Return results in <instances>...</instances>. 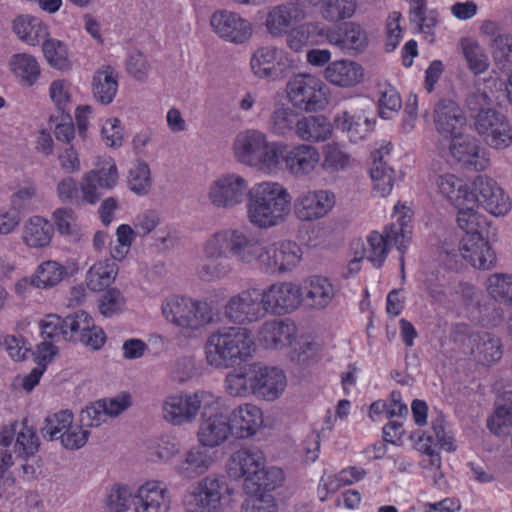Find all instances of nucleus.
<instances>
[{
    "label": "nucleus",
    "mask_w": 512,
    "mask_h": 512,
    "mask_svg": "<svg viewBox=\"0 0 512 512\" xmlns=\"http://www.w3.org/2000/svg\"><path fill=\"white\" fill-rule=\"evenodd\" d=\"M297 334V327L290 319L265 321L260 327V342L269 349H279L291 345Z\"/></svg>",
    "instance_id": "28"
},
{
    "label": "nucleus",
    "mask_w": 512,
    "mask_h": 512,
    "mask_svg": "<svg viewBox=\"0 0 512 512\" xmlns=\"http://www.w3.org/2000/svg\"><path fill=\"white\" fill-rule=\"evenodd\" d=\"M457 224L465 232L460 242L462 257L474 268L489 270L496 264V253L484 237L488 221L473 207H457Z\"/></svg>",
    "instance_id": "4"
},
{
    "label": "nucleus",
    "mask_w": 512,
    "mask_h": 512,
    "mask_svg": "<svg viewBox=\"0 0 512 512\" xmlns=\"http://www.w3.org/2000/svg\"><path fill=\"white\" fill-rule=\"evenodd\" d=\"M200 412L204 421L197 433L198 440L205 447H216L232 434L227 417L221 412L220 400L208 392L194 393V417Z\"/></svg>",
    "instance_id": "7"
},
{
    "label": "nucleus",
    "mask_w": 512,
    "mask_h": 512,
    "mask_svg": "<svg viewBox=\"0 0 512 512\" xmlns=\"http://www.w3.org/2000/svg\"><path fill=\"white\" fill-rule=\"evenodd\" d=\"M135 512H169L171 495L161 481H147L134 495Z\"/></svg>",
    "instance_id": "22"
},
{
    "label": "nucleus",
    "mask_w": 512,
    "mask_h": 512,
    "mask_svg": "<svg viewBox=\"0 0 512 512\" xmlns=\"http://www.w3.org/2000/svg\"><path fill=\"white\" fill-rule=\"evenodd\" d=\"M45 59L55 69L67 70L70 67L67 46L57 39H45L42 44Z\"/></svg>",
    "instance_id": "51"
},
{
    "label": "nucleus",
    "mask_w": 512,
    "mask_h": 512,
    "mask_svg": "<svg viewBox=\"0 0 512 512\" xmlns=\"http://www.w3.org/2000/svg\"><path fill=\"white\" fill-rule=\"evenodd\" d=\"M332 133L329 120L322 115L303 116L296 122V135L303 141L320 142Z\"/></svg>",
    "instance_id": "41"
},
{
    "label": "nucleus",
    "mask_w": 512,
    "mask_h": 512,
    "mask_svg": "<svg viewBox=\"0 0 512 512\" xmlns=\"http://www.w3.org/2000/svg\"><path fill=\"white\" fill-rule=\"evenodd\" d=\"M462 50L468 64V68L472 73L480 75L488 69V56L477 42L473 40L463 41Z\"/></svg>",
    "instance_id": "52"
},
{
    "label": "nucleus",
    "mask_w": 512,
    "mask_h": 512,
    "mask_svg": "<svg viewBox=\"0 0 512 512\" xmlns=\"http://www.w3.org/2000/svg\"><path fill=\"white\" fill-rule=\"evenodd\" d=\"M250 66L256 77L275 81L287 76L292 60L284 50L264 46L253 53Z\"/></svg>",
    "instance_id": "13"
},
{
    "label": "nucleus",
    "mask_w": 512,
    "mask_h": 512,
    "mask_svg": "<svg viewBox=\"0 0 512 512\" xmlns=\"http://www.w3.org/2000/svg\"><path fill=\"white\" fill-rule=\"evenodd\" d=\"M276 146L277 142H269L263 132L246 130L236 136L233 150L239 162L271 174L276 164Z\"/></svg>",
    "instance_id": "9"
},
{
    "label": "nucleus",
    "mask_w": 512,
    "mask_h": 512,
    "mask_svg": "<svg viewBox=\"0 0 512 512\" xmlns=\"http://www.w3.org/2000/svg\"><path fill=\"white\" fill-rule=\"evenodd\" d=\"M67 274L66 268L57 261L47 260L39 264L32 274V283L38 289L57 286Z\"/></svg>",
    "instance_id": "45"
},
{
    "label": "nucleus",
    "mask_w": 512,
    "mask_h": 512,
    "mask_svg": "<svg viewBox=\"0 0 512 512\" xmlns=\"http://www.w3.org/2000/svg\"><path fill=\"white\" fill-rule=\"evenodd\" d=\"M74 420L73 413L69 410H61L48 415L41 427L42 436L49 441H56L62 428L72 424Z\"/></svg>",
    "instance_id": "53"
},
{
    "label": "nucleus",
    "mask_w": 512,
    "mask_h": 512,
    "mask_svg": "<svg viewBox=\"0 0 512 512\" xmlns=\"http://www.w3.org/2000/svg\"><path fill=\"white\" fill-rule=\"evenodd\" d=\"M326 86L321 79L310 74H298L289 80L287 95L291 103L305 111L322 110L327 103Z\"/></svg>",
    "instance_id": "11"
},
{
    "label": "nucleus",
    "mask_w": 512,
    "mask_h": 512,
    "mask_svg": "<svg viewBox=\"0 0 512 512\" xmlns=\"http://www.w3.org/2000/svg\"><path fill=\"white\" fill-rule=\"evenodd\" d=\"M356 0H327L322 15L330 22L351 18L356 11Z\"/></svg>",
    "instance_id": "54"
},
{
    "label": "nucleus",
    "mask_w": 512,
    "mask_h": 512,
    "mask_svg": "<svg viewBox=\"0 0 512 512\" xmlns=\"http://www.w3.org/2000/svg\"><path fill=\"white\" fill-rule=\"evenodd\" d=\"M285 476L281 468L269 467L260 469L257 478L251 482V487L246 489L247 493H268L280 487Z\"/></svg>",
    "instance_id": "49"
},
{
    "label": "nucleus",
    "mask_w": 512,
    "mask_h": 512,
    "mask_svg": "<svg viewBox=\"0 0 512 512\" xmlns=\"http://www.w3.org/2000/svg\"><path fill=\"white\" fill-rule=\"evenodd\" d=\"M475 342L471 353L479 364L490 366L498 362L503 355L501 340L488 332L470 335Z\"/></svg>",
    "instance_id": "37"
},
{
    "label": "nucleus",
    "mask_w": 512,
    "mask_h": 512,
    "mask_svg": "<svg viewBox=\"0 0 512 512\" xmlns=\"http://www.w3.org/2000/svg\"><path fill=\"white\" fill-rule=\"evenodd\" d=\"M118 90V75L111 66L99 68L92 81V92L94 98L101 104H110Z\"/></svg>",
    "instance_id": "40"
},
{
    "label": "nucleus",
    "mask_w": 512,
    "mask_h": 512,
    "mask_svg": "<svg viewBox=\"0 0 512 512\" xmlns=\"http://www.w3.org/2000/svg\"><path fill=\"white\" fill-rule=\"evenodd\" d=\"M431 431L429 434L425 431L414 432L410 435V439L414 443V448L421 454L428 457V460L421 461V467L426 470H439L442 459L437 447L440 449L453 452L457 446L455 444L454 435L448 427V422L443 413H438L431 419Z\"/></svg>",
    "instance_id": "8"
},
{
    "label": "nucleus",
    "mask_w": 512,
    "mask_h": 512,
    "mask_svg": "<svg viewBox=\"0 0 512 512\" xmlns=\"http://www.w3.org/2000/svg\"><path fill=\"white\" fill-rule=\"evenodd\" d=\"M351 155L338 143H328L323 147V170L337 173L346 170L351 165Z\"/></svg>",
    "instance_id": "48"
},
{
    "label": "nucleus",
    "mask_w": 512,
    "mask_h": 512,
    "mask_svg": "<svg viewBox=\"0 0 512 512\" xmlns=\"http://www.w3.org/2000/svg\"><path fill=\"white\" fill-rule=\"evenodd\" d=\"M255 352L251 332L242 327H227L212 333L206 344V358L216 368L234 367L247 362Z\"/></svg>",
    "instance_id": "5"
},
{
    "label": "nucleus",
    "mask_w": 512,
    "mask_h": 512,
    "mask_svg": "<svg viewBox=\"0 0 512 512\" xmlns=\"http://www.w3.org/2000/svg\"><path fill=\"white\" fill-rule=\"evenodd\" d=\"M215 33L226 41L242 44L252 36V25L238 13L227 10L215 12L210 20Z\"/></svg>",
    "instance_id": "21"
},
{
    "label": "nucleus",
    "mask_w": 512,
    "mask_h": 512,
    "mask_svg": "<svg viewBox=\"0 0 512 512\" xmlns=\"http://www.w3.org/2000/svg\"><path fill=\"white\" fill-rule=\"evenodd\" d=\"M287 386L286 375L277 367L253 362L229 372L225 378V390L232 397L254 396L264 401L278 399Z\"/></svg>",
    "instance_id": "2"
},
{
    "label": "nucleus",
    "mask_w": 512,
    "mask_h": 512,
    "mask_svg": "<svg viewBox=\"0 0 512 512\" xmlns=\"http://www.w3.org/2000/svg\"><path fill=\"white\" fill-rule=\"evenodd\" d=\"M450 154L465 169L484 171L490 164L489 154L478 140L469 135L450 137Z\"/></svg>",
    "instance_id": "19"
},
{
    "label": "nucleus",
    "mask_w": 512,
    "mask_h": 512,
    "mask_svg": "<svg viewBox=\"0 0 512 512\" xmlns=\"http://www.w3.org/2000/svg\"><path fill=\"white\" fill-rule=\"evenodd\" d=\"M299 119L292 109L278 108L271 115V128L275 134L286 136L294 127L296 128V122Z\"/></svg>",
    "instance_id": "56"
},
{
    "label": "nucleus",
    "mask_w": 512,
    "mask_h": 512,
    "mask_svg": "<svg viewBox=\"0 0 512 512\" xmlns=\"http://www.w3.org/2000/svg\"><path fill=\"white\" fill-rule=\"evenodd\" d=\"M327 43L349 54L361 53L368 45V35L360 24L346 22L337 28L328 27Z\"/></svg>",
    "instance_id": "25"
},
{
    "label": "nucleus",
    "mask_w": 512,
    "mask_h": 512,
    "mask_svg": "<svg viewBox=\"0 0 512 512\" xmlns=\"http://www.w3.org/2000/svg\"><path fill=\"white\" fill-rule=\"evenodd\" d=\"M439 193L455 207L469 205L473 202V189L468 183L454 174L440 175L437 179Z\"/></svg>",
    "instance_id": "35"
},
{
    "label": "nucleus",
    "mask_w": 512,
    "mask_h": 512,
    "mask_svg": "<svg viewBox=\"0 0 512 512\" xmlns=\"http://www.w3.org/2000/svg\"><path fill=\"white\" fill-rule=\"evenodd\" d=\"M436 130L445 138L459 136L466 125V117L460 106L453 100L442 99L434 109Z\"/></svg>",
    "instance_id": "26"
},
{
    "label": "nucleus",
    "mask_w": 512,
    "mask_h": 512,
    "mask_svg": "<svg viewBox=\"0 0 512 512\" xmlns=\"http://www.w3.org/2000/svg\"><path fill=\"white\" fill-rule=\"evenodd\" d=\"M291 196L278 182L264 181L248 192V221L256 228L269 229L283 223L290 212Z\"/></svg>",
    "instance_id": "3"
},
{
    "label": "nucleus",
    "mask_w": 512,
    "mask_h": 512,
    "mask_svg": "<svg viewBox=\"0 0 512 512\" xmlns=\"http://www.w3.org/2000/svg\"><path fill=\"white\" fill-rule=\"evenodd\" d=\"M126 300L122 292L116 288L108 289L99 302V311L105 317H112L125 310Z\"/></svg>",
    "instance_id": "58"
},
{
    "label": "nucleus",
    "mask_w": 512,
    "mask_h": 512,
    "mask_svg": "<svg viewBox=\"0 0 512 512\" xmlns=\"http://www.w3.org/2000/svg\"><path fill=\"white\" fill-rule=\"evenodd\" d=\"M226 318L236 324L256 322L264 317L260 293L256 289L243 290L232 296L224 307Z\"/></svg>",
    "instance_id": "18"
},
{
    "label": "nucleus",
    "mask_w": 512,
    "mask_h": 512,
    "mask_svg": "<svg viewBox=\"0 0 512 512\" xmlns=\"http://www.w3.org/2000/svg\"><path fill=\"white\" fill-rule=\"evenodd\" d=\"M71 89V84L64 79L54 80L50 85V97L62 112H67L70 109Z\"/></svg>",
    "instance_id": "62"
},
{
    "label": "nucleus",
    "mask_w": 512,
    "mask_h": 512,
    "mask_svg": "<svg viewBox=\"0 0 512 512\" xmlns=\"http://www.w3.org/2000/svg\"><path fill=\"white\" fill-rule=\"evenodd\" d=\"M9 65L14 75L27 86L34 85L41 73L37 59L27 53L13 55Z\"/></svg>",
    "instance_id": "46"
},
{
    "label": "nucleus",
    "mask_w": 512,
    "mask_h": 512,
    "mask_svg": "<svg viewBox=\"0 0 512 512\" xmlns=\"http://www.w3.org/2000/svg\"><path fill=\"white\" fill-rule=\"evenodd\" d=\"M52 218L61 235L70 236L74 239L78 238V224L72 209L58 208L53 212Z\"/></svg>",
    "instance_id": "59"
},
{
    "label": "nucleus",
    "mask_w": 512,
    "mask_h": 512,
    "mask_svg": "<svg viewBox=\"0 0 512 512\" xmlns=\"http://www.w3.org/2000/svg\"><path fill=\"white\" fill-rule=\"evenodd\" d=\"M13 30L19 39L32 46L44 41L49 34L47 25L30 15L19 16L14 21Z\"/></svg>",
    "instance_id": "42"
},
{
    "label": "nucleus",
    "mask_w": 512,
    "mask_h": 512,
    "mask_svg": "<svg viewBox=\"0 0 512 512\" xmlns=\"http://www.w3.org/2000/svg\"><path fill=\"white\" fill-rule=\"evenodd\" d=\"M163 419L174 426L190 422L192 418V396L189 393L168 395L162 403Z\"/></svg>",
    "instance_id": "36"
},
{
    "label": "nucleus",
    "mask_w": 512,
    "mask_h": 512,
    "mask_svg": "<svg viewBox=\"0 0 512 512\" xmlns=\"http://www.w3.org/2000/svg\"><path fill=\"white\" fill-rule=\"evenodd\" d=\"M265 465L264 453L256 447H244L235 451L227 464V471L234 479H244L245 489L257 478L258 472Z\"/></svg>",
    "instance_id": "20"
},
{
    "label": "nucleus",
    "mask_w": 512,
    "mask_h": 512,
    "mask_svg": "<svg viewBox=\"0 0 512 512\" xmlns=\"http://www.w3.org/2000/svg\"><path fill=\"white\" fill-rule=\"evenodd\" d=\"M66 329L65 341L80 342L93 350L100 349L106 341L104 331L84 311L66 316Z\"/></svg>",
    "instance_id": "17"
},
{
    "label": "nucleus",
    "mask_w": 512,
    "mask_h": 512,
    "mask_svg": "<svg viewBox=\"0 0 512 512\" xmlns=\"http://www.w3.org/2000/svg\"><path fill=\"white\" fill-rule=\"evenodd\" d=\"M302 301L312 309H324L333 300L335 289L331 281L324 276L313 275L303 281Z\"/></svg>",
    "instance_id": "32"
},
{
    "label": "nucleus",
    "mask_w": 512,
    "mask_h": 512,
    "mask_svg": "<svg viewBox=\"0 0 512 512\" xmlns=\"http://www.w3.org/2000/svg\"><path fill=\"white\" fill-rule=\"evenodd\" d=\"M375 122L365 110L341 111L334 118L336 129L345 132L350 141L355 143L365 139L372 132Z\"/></svg>",
    "instance_id": "29"
},
{
    "label": "nucleus",
    "mask_w": 512,
    "mask_h": 512,
    "mask_svg": "<svg viewBox=\"0 0 512 512\" xmlns=\"http://www.w3.org/2000/svg\"><path fill=\"white\" fill-rule=\"evenodd\" d=\"M227 421L232 435L238 439H246L254 436L263 426L264 415L257 405L244 403L233 409Z\"/></svg>",
    "instance_id": "23"
},
{
    "label": "nucleus",
    "mask_w": 512,
    "mask_h": 512,
    "mask_svg": "<svg viewBox=\"0 0 512 512\" xmlns=\"http://www.w3.org/2000/svg\"><path fill=\"white\" fill-rule=\"evenodd\" d=\"M264 315H285L296 310L302 302V289L292 282L271 284L260 294Z\"/></svg>",
    "instance_id": "12"
},
{
    "label": "nucleus",
    "mask_w": 512,
    "mask_h": 512,
    "mask_svg": "<svg viewBox=\"0 0 512 512\" xmlns=\"http://www.w3.org/2000/svg\"><path fill=\"white\" fill-rule=\"evenodd\" d=\"M132 496L127 486L114 488L107 498V512H126L130 507Z\"/></svg>",
    "instance_id": "63"
},
{
    "label": "nucleus",
    "mask_w": 512,
    "mask_h": 512,
    "mask_svg": "<svg viewBox=\"0 0 512 512\" xmlns=\"http://www.w3.org/2000/svg\"><path fill=\"white\" fill-rule=\"evenodd\" d=\"M335 204L336 196L330 190L303 191L294 201V215L301 222H314L326 217Z\"/></svg>",
    "instance_id": "14"
},
{
    "label": "nucleus",
    "mask_w": 512,
    "mask_h": 512,
    "mask_svg": "<svg viewBox=\"0 0 512 512\" xmlns=\"http://www.w3.org/2000/svg\"><path fill=\"white\" fill-rule=\"evenodd\" d=\"M162 313L169 322L179 328L178 343L180 345H187L192 336V300L185 297L172 296L162 304Z\"/></svg>",
    "instance_id": "24"
},
{
    "label": "nucleus",
    "mask_w": 512,
    "mask_h": 512,
    "mask_svg": "<svg viewBox=\"0 0 512 512\" xmlns=\"http://www.w3.org/2000/svg\"><path fill=\"white\" fill-rule=\"evenodd\" d=\"M275 154L276 164L271 169V174L284 167L292 176L301 178L310 175L320 162L318 149L308 144L289 145L277 142Z\"/></svg>",
    "instance_id": "10"
},
{
    "label": "nucleus",
    "mask_w": 512,
    "mask_h": 512,
    "mask_svg": "<svg viewBox=\"0 0 512 512\" xmlns=\"http://www.w3.org/2000/svg\"><path fill=\"white\" fill-rule=\"evenodd\" d=\"M53 234V225L48 220L32 216L23 225L22 240L30 248H44L50 244Z\"/></svg>",
    "instance_id": "38"
},
{
    "label": "nucleus",
    "mask_w": 512,
    "mask_h": 512,
    "mask_svg": "<svg viewBox=\"0 0 512 512\" xmlns=\"http://www.w3.org/2000/svg\"><path fill=\"white\" fill-rule=\"evenodd\" d=\"M328 27L320 22H309L298 25L287 32V45L295 51L301 52L306 47L318 46L327 42Z\"/></svg>",
    "instance_id": "31"
},
{
    "label": "nucleus",
    "mask_w": 512,
    "mask_h": 512,
    "mask_svg": "<svg viewBox=\"0 0 512 512\" xmlns=\"http://www.w3.org/2000/svg\"><path fill=\"white\" fill-rule=\"evenodd\" d=\"M402 105L398 91L392 85H383L379 88L378 108L383 119H389Z\"/></svg>",
    "instance_id": "55"
},
{
    "label": "nucleus",
    "mask_w": 512,
    "mask_h": 512,
    "mask_svg": "<svg viewBox=\"0 0 512 512\" xmlns=\"http://www.w3.org/2000/svg\"><path fill=\"white\" fill-rule=\"evenodd\" d=\"M306 17L302 5L288 3L274 7L267 15L266 27L270 34L280 36L286 33L293 21H299Z\"/></svg>",
    "instance_id": "34"
},
{
    "label": "nucleus",
    "mask_w": 512,
    "mask_h": 512,
    "mask_svg": "<svg viewBox=\"0 0 512 512\" xmlns=\"http://www.w3.org/2000/svg\"><path fill=\"white\" fill-rule=\"evenodd\" d=\"M128 185L137 195H145L151 187L150 169L146 163H137L129 172Z\"/></svg>",
    "instance_id": "57"
},
{
    "label": "nucleus",
    "mask_w": 512,
    "mask_h": 512,
    "mask_svg": "<svg viewBox=\"0 0 512 512\" xmlns=\"http://www.w3.org/2000/svg\"><path fill=\"white\" fill-rule=\"evenodd\" d=\"M475 202L496 217L506 215L512 208L509 196L497 182L482 175L477 176L473 182V202L471 204Z\"/></svg>",
    "instance_id": "16"
},
{
    "label": "nucleus",
    "mask_w": 512,
    "mask_h": 512,
    "mask_svg": "<svg viewBox=\"0 0 512 512\" xmlns=\"http://www.w3.org/2000/svg\"><path fill=\"white\" fill-rule=\"evenodd\" d=\"M389 145L383 146L372 153L373 163L370 176L374 191L381 197L390 195L396 179L395 170L384 161V156L390 153Z\"/></svg>",
    "instance_id": "33"
},
{
    "label": "nucleus",
    "mask_w": 512,
    "mask_h": 512,
    "mask_svg": "<svg viewBox=\"0 0 512 512\" xmlns=\"http://www.w3.org/2000/svg\"><path fill=\"white\" fill-rule=\"evenodd\" d=\"M486 289L497 302L512 304V275L494 273L487 278Z\"/></svg>",
    "instance_id": "50"
},
{
    "label": "nucleus",
    "mask_w": 512,
    "mask_h": 512,
    "mask_svg": "<svg viewBox=\"0 0 512 512\" xmlns=\"http://www.w3.org/2000/svg\"><path fill=\"white\" fill-rule=\"evenodd\" d=\"M246 189L247 183L242 177L226 175L211 187L209 197L217 207H233L242 201Z\"/></svg>",
    "instance_id": "27"
},
{
    "label": "nucleus",
    "mask_w": 512,
    "mask_h": 512,
    "mask_svg": "<svg viewBox=\"0 0 512 512\" xmlns=\"http://www.w3.org/2000/svg\"><path fill=\"white\" fill-rule=\"evenodd\" d=\"M475 128L495 149H504L512 143V126L506 116L494 109L481 110L475 118Z\"/></svg>",
    "instance_id": "15"
},
{
    "label": "nucleus",
    "mask_w": 512,
    "mask_h": 512,
    "mask_svg": "<svg viewBox=\"0 0 512 512\" xmlns=\"http://www.w3.org/2000/svg\"><path fill=\"white\" fill-rule=\"evenodd\" d=\"M98 168L91 170L95 172L97 183L100 188L112 189L116 186L118 181V170L112 158L106 157L97 163Z\"/></svg>",
    "instance_id": "61"
},
{
    "label": "nucleus",
    "mask_w": 512,
    "mask_h": 512,
    "mask_svg": "<svg viewBox=\"0 0 512 512\" xmlns=\"http://www.w3.org/2000/svg\"><path fill=\"white\" fill-rule=\"evenodd\" d=\"M248 496L242 504V512H277L274 497L268 493H247Z\"/></svg>",
    "instance_id": "60"
},
{
    "label": "nucleus",
    "mask_w": 512,
    "mask_h": 512,
    "mask_svg": "<svg viewBox=\"0 0 512 512\" xmlns=\"http://www.w3.org/2000/svg\"><path fill=\"white\" fill-rule=\"evenodd\" d=\"M205 253L210 258H235L255 264L269 274L290 272L302 260L301 246L293 240H280L267 245L238 229L216 232L206 242Z\"/></svg>",
    "instance_id": "1"
},
{
    "label": "nucleus",
    "mask_w": 512,
    "mask_h": 512,
    "mask_svg": "<svg viewBox=\"0 0 512 512\" xmlns=\"http://www.w3.org/2000/svg\"><path fill=\"white\" fill-rule=\"evenodd\" d=\"M395 222L385 226L384 233L371 231L367 236L366 246L363 248L364 257L380 268L387 258L391 245L404 254L412 235V212L400 203L394 206Z\"/></svg>",
    "instance_id": "6"
},
{
    "label": "nucleus",
    "mask_w": 512,
    "mask_h": 512,
    "mask_svg": "<svg viewBox=\"0 0 512 512\" xmlns=\"http://www.w3.org/2000/svg\"><path fill=\"white\" fill-rule=\"evenodd\" d=\"M324 76L332 85L350 88L363 82L365 72L363 66L356 61L341 59L330 62Z\"/></svg>",
    "instance_id": "30"
},
{
    "label": "nucleus",
    "mask_w": 512,
    "mask_h": 512,
    "mask_svg": "<svg viewBox=\"0 0 512 512\" xmlns=\"http://www.w3.org/2000/svg\"><path fill=\"white\" fill-rule=\"evenodd\" d=\"M222 484L219 479L206 477L194 491V512H213L220 504Z\"/></svg>",
    "instance_id": "39"
},
{
    "label": "nucleus",
    "mask_w": 512,
    "mask_h": 512,
    "mask_svg": "<svg viewBox=\"0 0 512 512\" xmlns=\"http://www.w3.org/2000/svg\"><path fill=\"white\" fill-rule=\"evenodd\" d=\"M118 266L111 259L99 260L86 273V284L93 291H103L114 282Z\"/></svg>",
    "instance_id": "44"
},
{
    "label": "nucleus",
    "mask_w": 512,
    "mask_h": 512,
    "mask_svg": "<svg viewBox=\"0 0 512 512\" xmlns=\"http://www.w3.org/2000/svg\"><path fill=\"white\" fill-rule=\"evenodd\" d=\"M41 333L44 337L57 340H65L66 317L61 318L58 315H47L40 322Z\"/></svg>",
    "instance_id": "64"
},
{
    "label": "nucleus",
    "mask_w": 512,
    "mask_h": 512,
    "mask_svg": "<svg viewBox=\"0 0 512 512\" xmlns=\"http://www.w3.org/2000/svg\"><path fill=\"white\" fill-rule=\"evenodd\" d=\"M489 430L497 435H504L512 428V391H505L495 402L493 414L487 420Z\"/></svg>",
    "instance_id": "43"
},
{
    "label": "nucleus",
    "mask_w": 512,
    "mask_h": 512,
    "mask_svg": "<svg viewBox=\"0 0 512 512\" xmlns=\"http://www.w3.org/2000/svg\"><path fill=\"white\" fill-rule=\"evenodd\" d=\"M39 448L40 439L37 432L32 426L28 425V420L24 419L20 430L16 433L14 453L17 457L27 460L34 457Z\"/></svg>",
    "instance_id": "47"
}]
</instances>
